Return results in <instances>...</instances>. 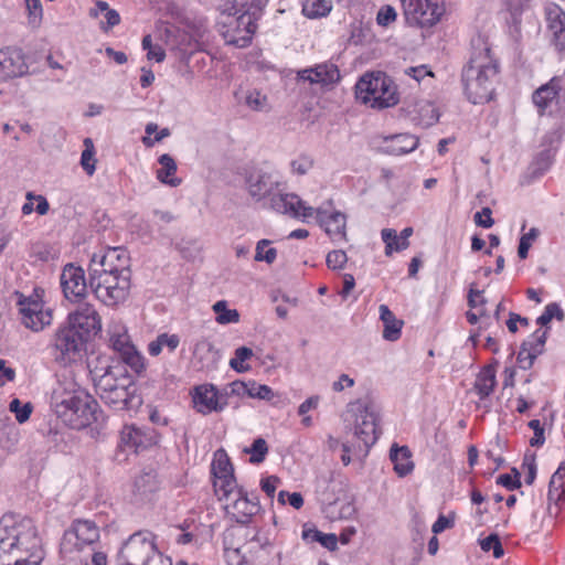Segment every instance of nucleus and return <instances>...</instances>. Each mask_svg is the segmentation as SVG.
Returning a JSON list of instances; mask_svg holds the SVG:
<instances>
[{
    "label": "nucleus",
    "instance_id": "1",
    "mask_svg": "<svg viewBox=\"0 0 565 565\" xmlns=\"http://www.w3.org/2000/svg\"><path fill=\"white\" fill-rule=\"evenodd\" d=\"M50 406L57 418L72 429L79 430L103 420L97 401L72 380L57 382Z\"/></svg>",
    "mask_w": 565,
    "mask_h": 565
},
{
    "label": "nucleus",
    "instance_id": "2",
    "mask_svg": "<svg viewBox=\"0 0 565 565\" xmlns=\"http://www.w3.org/2000/svg\"><path fill=\"white\" fill-rule=\"evenodd\" d=\"M246 184L254 199L265 200V204L277 213L297 218H307L313 214L312 207L298 195L284 191L285 183L275 170H255L247 177Z\"/></svg>",
    "mask_w": 565,
    "mask_h": 565
},
{
    "label": "nucleus",
    "instance_id": "3",
    "mask_svg": "<svg viewBox=\"0 0 565 565\" xmlns=\"http://www.w3.org/2000/svg\"><path fill=\"white\" fill-rule=\"evenodd\" d=\"M220 12V32L225 43L239 49L249 46L263 15L260 0H224Z\"/></svg>",
    "mask_w": 565,
    "mask_h": 565
},
{
    "label": "nucleus",
    "instance_id": "4",
    "mask_svg": "<svg viewBox=\"0 0 565 565\" xmlns=\"http://www.w3.org/2000/svg\"><path fill=\"white\" fill-rule=\"evenodd\" d=\"M500 65L490 46L482 43L473 47L470 61L462 71L467 98L475 105L492 99L499 79Z\"/></svg>",
    "mask_w": 565,
    "mask_h": 565
},
{
    "label": "nucleus",
    "instance_id": "5",
    "mask_svg": "<svg viewBox=\"0 0 565 565\" xmlns=\"http://www.w3.org/2000/svg\"><path fill=\"white\" fill-rule=\"evenodd\" d=\"M102 401L115 411H132L142 404L137 387L127 371L120 366H109L95 382Z\"/></svg>",
    "mask_w": 565,
    "mask_h": 565
},
{
    "label": "nucleus",
    "instance_id": "6",
    "mask_svg": "<svg viewBox=\"0 0 565 565\" xmlns=\"http://www.w3.org/2000/svg\"><path fill=\"white\" fill-rule=\"evenodd\" d=\"M39 545L32 519L4 515L0 520V565H10L9 555L14 548L33 552Z\"/></svg>",
    "mask_w": 565,
    "mask_h": 565
},
{
    "label": "nucleus",
    "instance_id": "7",
    "mask_svg": "<svg viewBox=\"0 0 565 565\" xmlns=\"http://www.w3.org/2000/svg\"><path fill=\"white\" fill-rule=\"evenodd\" d=\"M99 539V530L88 520H77L72 527L64 532L60 545V553L67 562L85 559L95 551L94 545Z\"/></svg>",
    "mask_w": 565,
    "mask_h": 565
},
{
    "label": "nucleus",
    "instance_id": "8",
    "mask_svg": "<svg viewBox=\"0 0 565 565\" xmlns=\"http://www.w3.org/2000/svg\"><path fill=\"white\" fill-rule=\"evenodd\" d=\"M356 97L372 108H387L398 103V94L393 81L384 73L363 75L355 85Z\"/></svg>",
    "mask_w": 565,
    "mask_h": 565
},
{
    "label": "nucleus",
    "instance_id": "9",
    "mask_svg": "<svg viewBox=\"0 0 565 565\" xmlns=\"http://www.w3.org/2000/svg\"><path fill=\"white\" fill-rule=\"evenodd\" d=\"M154 539L149 531L131 534L118 553V565H157L158 563L164 565Z\"/></svg>",
    "mask_w": 565,
    "mask_h": 565
},
{
    "label": "nucleus",
    "instance_id": "10",
    "mask_svg": "<svg viewBox=\"0 0 565 565\" xmlns=\"http://www.w3.org/2000/svg\"><path fill=\"white\" fill-rule=\"evenodd\" d=\"M43 294L41 288H34L29 296L15 292L21 323L33 332L43 331L53 321V309L45 306Z\"/></svg>",
    "mask_w": 565,
    "mask_h": 565
},
{
    "label": "nucleus",
    "instance_id": "11",
    "mask_svg": "<svg viewBox=\"0 0 565 565\" xmlns=\"http://www.w3.org/2000/svg\"><path fill=\"white\" fill-rule=\"evenodd\" d=\"M86 341L78 330L63 322L51 335L49 349L56 363L67 365L81 359Z\"/></svg>",
    "mask_w": 565,
    "mask_h": 565
},
{
    "label": "nucleus",
    "instance_id": "12",
    "mask_svg": "<svg viewBox=\"0 0 565 565\" xmlns=\"http://www.w3.org/2000/svg\"><path fill=\"white\" fill-rule=\"evenodd\" d=\"M348 413L355 416L354 434L369 448L379 438V411L372 402L356 401L349 404Z\"/></svg>",
    "mask_w": 565,
    "mask_h": 565
},
{
    "label": "nucleus",
    "instance_id": "13",
    "mask_svg": "<svg viewBox=\"0 0 565 565\" xmlns=\"http://www.w3.org/2000/svg\"><path fill=\"white\" fill-rule=\"evenodd\" d=\"M409 25L429 28L438 23L445 12L441 0H401Z\"/></svg>",
    "mask_w": 565,
    "mask_h": 565
},
{
    "label": "nucleus",
    "instance_id": "14",
    "mask_svg": "<svg viewBox=\"0 0 565 565\" xmlns=\"http://www.w3.org/2000/svg\"><path fill=\"white\" fill-rule=\"evenodd\" d=\"M227 398L228 393L218 391L213 384L198 385L192 393L193 407L202 415L222 412L228 404Z\"/></svg>",
    "mask_w": 565,
    "mask_h": 565
},
{
    "label": "nucleus",
    "instance_id": "15",
    "mask_svg": "<svg viewBox=\"0 0 565 565\" xmlns=\"http://www.w3.org/2000/svg\"><path fill=\"white\" fill-rule=\"evenodd\" d=\"M563 79L559 76L552 77L547 83L541 85L532 94V102L539 115L552 116L561 111V90Z\"/></svg>",
    "mask_w": 565,
    "mask_h": 565
},
{
    "label": "nucleus",
    "instance_id": "16",
    "mask_svg": "<svg viewBox=\"0 0 565 565\" xmlns=\"http://www.w3.org/2000/svg\"><path fill=\"white\" fill-rule=\"evenodd\" d=\"M312 216L307 218H302L303 221H308L310 218H315L321 228L324 230L327 235L331 238L333 243L347 242V216L345 214L335 211L328 210L324 207L313 209Z\"/></svg>",
    "mask_w": 565,
    "mask_h": 565
},
{
    "label": "nucleus",
    "instance_id": "17",
    "mask_svg": "<svg viewBox=\"0 0 565 565\" xmlns=\"http://www.w3.org/2000/svg\"><path fill=\"white\" fill-rule=\"evenodd\" d=\"M65 323L78 330L87 340L93 333L96 334L102 330V319L93 305L79 303L74 311L67 315Z\"/></svg>",
    "mask_w": 565,
    "mask_h": 565
},
{
    "label": "nucleus",
    "instance_id": "18",
    "mask_svg": "<svg viewBox=\"0 0 565 565\" xmlns=\"http://www.w3.org/2000/svg\"><path fill=\"white\" fill-rule=\"evenodd\" d=\"M225 502L227 514L241 524H247L260 510L258 498L254 494H248L244 488H239L232 499Z\"/></svg>",
    "mask_w": 565,
    "mask_h": 565
},
{
    "label": "nucleus",
    "instance_id": "19",
    "mask_svg": "<svg viewBox=\"0 0 565 565\" xmlns=\"http://www.w3.org/2000/svg\"><path fill=\"white\" fill-rule=\"evenodd\" d=\"M29 73V65L22 49L7 46L0 50V82L22 77Z\"/></svg>",
    "mask_w": 565,
    "mask_h": 565
},
{
    "label": "nucleus",
    "instance_id": "20",
    "mask_svg": "<svg viewBox=\"0 0 565 565\" xmlns=\"http://www.w3.org/2000/svg\"><path fill=\"white\" fill-rule=\"evenodd\" d=\"M297 79L322 88L331 87L340 81L339 67L331 62L316 64L297 72Z\"/></svg>",
    "mask_w": 565,
    "mask_h": 565
},
{
    "label": "nucleus",
    "instance_id": "21",
    "mask_svg": "<svg viewBox=\"0 0 565 565\" xmlns=\"http://www.w3.org/2000/svg\"><path fill=\"white\" fill-rule=\"evenodd\" d=\"M63 294L70 301L76 302L86 296L87 284L83 268L67 264L61 274Z\"/></svg>",
    "mask_w": 565,
    "mask_h": 565
},
{
    "label": "nucleus",
    "instance_id": "22",
    "mask_svg": "<svg viewBox=\"0 0 565 565\" xmlns=\"http://www.w3.org/2000/svg\"><path fill=\"white\" fill-rule=\"evenodd\" d=\"M157 443V434L150 427H139L135 424L125 425L120 430V445L135 452L147 449Z\"/></svg>",
    "mask_w": 565,
    "mask_h": 565
},
{
    "label": "nucleus",
    "instance_id": "23",
    "mask_svg": "<svg viewBox=\"0 0 565 565\" xmlns=\"http://www.w3.org/2000/svg\"><path fill=\"white\" fill-rule=\"evenodd\" d=\"M130 257L127 249H100L92 257L90 266L109 271L129 273Z\"/></svg>",
    "mask_w": 565,
    "mask_h": 565
},
{
    "label": "nucleus",
    "instance_id": "24",
    "mask_svg": "<svg viewBox=\"0 0 565 565\" xmlns=\"http://www.w3.org/2000/svg\"><path fill=\"white\" fill-rule=\"evenodd\" d=\"M547 29L552 32V42L558 52L565 51V11L556 3L545 7Z\"/></svg>",
    "mask_w": 565,
    "mask_h": 565
},
{
    "label": "nucleus",
    "instance_id": "25",
    "mask_svg": "<svg viewBox=\"0 0 565 565\" xmlns=\"http://www.w3.org/2000/svg\"><path fill=\"white\" fill-rule=\"evenodd\" d=\"M161 479L158 471L152 467H147L136 477L134 482V495L139 501L151 500L153 494L159 491Z\"/></svg>",
    "mask_w": 565,
    "mask_h": 565
},
{
    "label": "nucleus",
    "instance_id": "26",
    "mask_svg": "<svg viewBox=\"0 0 565 565\" xmlns=\"http://www.w3.org/2000/svg\"><path fill=\"white\" fill-rule=\"evenodd\" d=\"M89 287L96 298L109 307L125 301L129 292V288L124 286H109L95 281H89Z\"/></svg>",
    "mask_w": 565,
    "mask_h": 565
},
{
    "label": "nucleus",
    "instance_id": "27",
    "mask_svg": "<svg viewBox=\"0 0 565 565\" xmlns=\"http://www.w3.org/2000/svg\"><path fill=\"white\" fill-rule=\"evenodd\" d=\"M385 151L394 156L413 152L419 145V139L411 134L392 135L384 139Z\"/></svg>",
    "mask_w": 565,
    "mask_h": 565
},
{
    "label": "nucleus",
    "instance_id": "28",
    "mask_svg": "<svg viewBox=\"0 0 565 565\" xmlns=\"http://www.w3.org/2000/svg\"><path fill=\"white\" fill-rule=\"evenodd\" d=\"M390 459L394 463V471L398 477H406L414 470L412 452L407 446L398 447L394 444L390 450Z\"/></svg>",
    "mask_w": 565,
    "mask_h": 565
},
{
    "label": "nucleus",
    "instance_id": "29",
    "mask_svg": "<svg viewBox=\"0 0 565 565\" xmlns=\"http://www.w3.org/2000/svg\"><path fill=\"white\" fill-rule=\"evenodd\" d=\"M89 281L102 282L109 286L130 287L129 273L109 271L95 266L89 267Z\"/></svg>",
    "mask_w": 565,
    "mask_h": 565
},
{
    "label": "nucleus",
    "instance_id": "30",
    "mask_svg": "<svg viewBox=\"0 0 565 565\" xmlns=\"http://www.w3.org/2000/svg\"><path fill=\"white\" fill-rule=\"evenodd\" d=\"M380 318L384 324L383 338L387 341H396L401 338L403 321L397 319L386 305H381Z\"/></svg>",
    "mask_w": 565,
    "mask_h": 565
},
{
    "label": "nucleus",
    "instance_id": "31",
    "mask_svg": "<svg viewBox=\"0 0 565 565\" xmlns=\"http://www.w3.org/2000/svg\"><path fill=\"white\" fill-rule=\"evenodd\" d=\"M161 168L157 170V179L170 186H178L181 184V179L175 177L177 163L175 160L168 153L161 154L158 159Z\"/></svg>",
    "mask_w": 565,
    "mask_h": 565
},
{
    "label": "nucleus",
    "instance_id": "32",
    "mask_svg": "<svg viewBox=\"0 0 565 565\" xmlns=\"http://www.w3.org/2000/svg\"><path fill=\"white\" fill-rule=\"evenodd\" d=\"M333 9L332 0H302L301 12L310 20L328 17Z\"/></svg>",
    "mask_w": 565,
    "mask_h": 565
},
{
    "label": "nucleus",
    "instance_id": "33",
    "mask_svg": "<svg viewBox=\"0 0 565 565\" xmlns=\"http://www.w3.org/2000/svg\"><path fill=\"white\" fill-rule=\"evenodd\" d=\"M495 384V369L492 365H488L477 375L475 390L479 397L483 399L493 392Z\"/></svg>",
    "mask_w": 565,
    "mask_h": 565
},
{
    "label": "nucleus",
    "instance_id": "34",
    "mask_svg": "<svg viewBox=\"0 0 565 565\" xmlns=\"http://www.w3.org/2000/svg\"><path fill=\"white\" fill-rule=\"evenodd\" d=\"M239 488L234 473L214 477V489L220 500L230 501Z\"/></svg>",
    "mask_w": 565,
    "mask_h": 565
},
{
    "label": "nucleus",
    "instance_id": "35",
    "mask_svg": "<svg viewBox=\"0 0 565 565\" xmlns=\"http://www.w3.org/2000/svg\"><path fill=\"white\" fill-rule=\"evenodd\" d=\"M239 103L254 111H263L268 106L267 96L257 89H247L236 94Z\"/></svg>",
    "mask_w": 565,
    "mask_h": 565
},
{
    "label": "nucleus",
    "instance_id": "36",
    "mask_svg": "<svg viewBox=\"0 0 565 565\" xmlns=\"http://www.w3.org/2000/svg\"><path fill=\"white\" fill-rule=\"evenodd\" d=\"M180 343V339L177 334L162 333L157 339L149 343L148 352L152 356H157L162 352L163 348H167L169 352H173Z\"/></svg>",
    "mask_w": 565,
    "mask_h": 565
},
{
    "label": "nucleus",
    "instance_id": "37",
    "mask_svg": "<svg viewBox=\"0 0 565 565\" xmlns=\"http://www.w3.org/2000/svg\"><path fill=\"white\" fill-rule=\"evenodd\" d=\"M213 311L217 315L216 322L220 324L237 323L239 313L236 309H228L225 300H218L213 305Z\"/></svg>",
    "mask_w": 565,
    "mask_h": 565
},
{
    "label": "nucleus",
    "instance_id": "38",
    "mask_svg": "<svg viewBox=\"0 0 565 565\" xmlns=\"http://www.w3.org/2000/svg\"><path fill=\"white\" fill-rule=\"evenodd\" d=\"M109 342L114 351L118 352L120 356L135 347L127 331L122 328L110 332Z\"/></svg>",
    "mask_w": 565,
    "mask_h": 565
},
{
    "label": "nucleus",
    "instance_id": "39",
    "mask_svg": "<svg viewBox=\"0 0 565 565\" xmlns=\"http://www.w3.org/2000/svg\"><path fill=\"white\" fill-rule=\"evenodd\" d=\"M565 483V462H562L557 470L553 473L548 484V498L558 500L563 494Z\"/></svg>",
    "mask_w": 565,
    "mask_h": 565
},
{
    "label": "nucleus",
    "instance_id": "40",
    "mask_svg": "<svg viewBox=\"0 0 565 565\" xmlns=\"http://www.w3.org/2000/svg\"><path fill=\"white\" fill-rule=\"evenodd\" d=\"M85 149L81 156V166L88 175H93L96 170L95 147L90 138L84 140Z\"/></svg>",
    "mask_w": 565,
    "mask_h": 565
},
{
    "label": "nucleus",
    "instance_id": "41",
    "mask_svg": "<svg viewBox=\"0 0 565 565\" xmlns=\"http://www.w3.org/2000/svg\"><path fill=\"white\" fill-rule=\"evenodd\" d=\"M547 331H542L541 329L536 330L526 341L522 343L529 352H531L534 356H539L544 351V345L546 342Z\"/></svg>",
    "mask_w": 565,
    "mask_h": 565
},
{
    "label": "nucleus",
    "instance_id": "42",
    "mask_svg": "<svg viewBox=\"0 0 565 565\" xmlns=\"http://www.w3.org/2000/svg\"><path fill=\"white\" fill-rule=\"evenodd\" d=\"M213 476H224L234 473L233 466L224 450H217L212 462Z\"/></svg>",
    "mask_w": 565,
    "mask_h": 565
},
{
    "label": "nucleus",
    "instance_id": "43",
    "mask_svg": "<svg viewBox=\"0 0 565 565\" xmlns=\"http://www.w3.org/2000/svg\"><path fill=\"white\" fill-rule=\"evenodd\" d=\"M253 356V350L247 347H239L235 350V356L231 359L230 366L238 373L247 372L250 367L244 362Z\"/></svg>",
    "mask_w": 565,
    "mask_h": 565
},
{
    "label": "nucleus",
    "instance_id": "44",
    "mask_svg": "<svg viewBox=\"0 0 565 565\" xmlns=\"http://www.w3.org/2000/svg\"><path fill=\"white\" fill-rule=\"evenodd\" d=\"M245 452L250 454L249 461L252 463H260L265 460L268 452V446L264 438H256L250 448H246Z\"/></svg>",
    "mask_w": 565,
    "mask_h": 565
},
{
    "label": "nucleus",
    "instance_id": "45",
    "mask_svg": "<svg viewBox=\"0 0 565 565\" xmlns=\"http://www.w3.org/2000/svg\"><path fill=\"white\" fill-rule=\"evenodd\" d=\"M193 353L200 360L207 359L209 355H211L213 360L217 359V350H215L213 342L206 338H201L196 341Z\"/></svg>",
    "mask_w": 565,
    "mask_h": 565
},
{
    "label": "nucleus",
    "instance_id": "46",
    "mask_svg": "<svg viewBox=\"0 0 565 565\" xmlns=\"http://www.w3.org/2000/svg\"><path fill=\"white\" fill-rule=\"evenodd\" d=\"M10 412L14 413L15 419L22 424L30 418L33 406L31 403L22 405L19 398H13L9 404Z\"/></svg>",
    "mask_w": 565,
    "mask_h": 565
},
{
    "label": "nucleus",
    "instance_id": "47",
    "mask_svg": "<svg viewBox=\"0 0 565 565\" xmlns=\"http://www.w3.org/2000/svg\"><path fill=\"white\" fill-rule=\"evenodd\" d=\"M565 315L561 307L557 303L552 302L545 307L543 313L537 318L536 322L540 326H546L553 318L562 321Z\"/></svg>",
    "mask_w": 565,
    "mask_h": 565
},
{
    "label": "nucleus",
    "instance_id": "48",
    "mask_svg": "<svg viewBox=\"0 0 565 565\" xmlns=\"http://www.w3.org/2000/svg\"><path fill=\"white\" fill-rule=\"evenodd\" d=\"M349 256L344 249H331L326 256V263L330 269H342L348 263Z\"/></svg>",
    "mask_w": 565,
    "mask_h": 565
},
{
    "label": "nucleus",
    "instance_id": "49",
    "mask_svg": "<svg viewBox=\"0 0 565 565\" xmlns=\"http://www.w3.org/2000/svg\"><path fill=\"white\" fill-rule=\"evenodd\" d=\"M480 546H481L482 551H484V552L492 551L494 558H501L504 554L502 544L497 534H490L486 539L481 540Z\"/></svg>",
    "mask_w": 565,
    "mask_h": 565
},
{
    "label": "nucleus",
    "instance_id": "50",
    "mask_svg": "<svg viewBox=\"0 0 565 565\" xmlns=\"http://www.w3.org/2000/svg\"><path fill=\"white\" fill-rule=\"evenodd\" d=\"M120 359L136 373L142 372L145 369L143 356L136 350L135 347L125 352Z\"/></svg>",
    "mask_w": 565,
    "mask_h": 565
},
{
    "label": "nucleus",
    "instance_id": "51",
    "mask_svg": "<svg viewBox=\"0 0 565 565\" xmlns=\"http://www.w3.org/2000/svg\"><path fill=\"white\" fill-rule=\"evenodd\" d=\"M274 392L268 385L249 383L248 396L253 398L269 401L274 397Z\"/></svg>",
    "mask_w": 565,
    "mask_h": 565
},
{
    "label": "nucleus",
    "instance_id": "52",
    "mask_svg": "<svg viewBox=\"0 0 565 565\" xmlns=\"http://www.w3.org/2000/svg\"><path fill=\"white\" fill-rule=\"evenodd\" d=\"M313 167V160L308 156H300L290 162L292 173L303 175Z\"/></svg>",
    "mask_w": 565,
    "mask_h": 565
},
{
    "label": "nucleus",
    "instance_id": "53",
    "mask_svg": "<svg viewBox=\"0 0 565 565\" xmlns=\"http://www.w3.org/2000/svg\"><path fill=\"white\" fill-rule=\"evenodd\" d=\"M396 17L397 14L393 7L384 6L377 12L376 22L381 26H388L396 20Z\"/></svg>",
    "mask_w": 565,
    "mask_h": 565
},
{
    "label": "nucleus",
    "instance_id": "54",
    "mask_svg": "<svg viewBox=\"0 0 565 565\" xmlns=\"http://www.w3.org/2000/svg\"><path fill=\"white\" fill-rule=\"evenodd\" d=\"M529 427L533 429L534 436L530 439V445L532 447H540L544 444V427L542 426L539 419H532L529 422Z\"/></svg>",
    "mask_w": 565,
    "mask_h": 565
},
{
    "label": "nucleus",
    "instance_id": "55",
    "mask_svg": "<svg viewBox=\"0 0 565 565\" xmlns=\"http://www.w3.org/2000/svg\"><path fill=\"white\" fill-rule=\"evenodd\" d=\"M313 539L329 551H335L338 547V537L333 533L324 534L320 531H315Z\"/></svg>",
    "mask_w": 565,
    "mask_h": 565
},
{
    "label": "nucleus",
    "instance_id": "56",
    "mask_svg": "<svg viewBox=\"0 0 565 565\" xmlns=\"http://www.w3.org/2000/svg\"><path fill=\"white\" fill-rule=\"evenodd\" d=\"M514 478L509 473L500 475L497 479V483L512 491L521 487L520 473L516 469H513Z\"/></svg>",
    "mask_w": 565,
    "mask_h": 565
},
{
    "label": "nucleus",
    "instance_id": "57",
    "mask_svg": "<svg viewBox=\"0 0 565 565\" xmlns=\"http://www.w3.org/2000/svg\"><path fill=\"white\" fill-rule=\"evenodd\" d=\"M30 22L35 24L42 19L43 10L41 0H25Z\"/></svg>",
    "mask_w": 565,
    "mask_h": 565
},
{
    "label": "nucleus",
    "instance_id": "58",
    "mask_svg": "<svg viewBox=\"0 0 565 565\" xmlns=\"http://www.w3.org/2000/svg\"><path fill=\"white\" fill-rule=\"evenodd\" d=\"M554 152L552 149H546L537 156L535 164L537 166V169L541 171V174L544 173L551 167Z\"/></svg>",
    "mask_w": 565,
    "mask_h": 565
},
{
    "label": "nucleus",
    "instance_id": "59",
    "mask_svg": "<svg viewBox=\"0 0 565 565\" xmlns=\"http://www.w3.org/2000/svg\"><path fill=\"white\" fill-rule=\"evenodd\" d=\"M492 211L490 207H482L481 211L475 214V221L479 226L489 228L493 225Z\"/></svg>",
    "mask_w": 565,
    "mask_h": 565
},
{
    "label": "nucleus",
    "instance_id": "60",
    "mask_svg": "<svg viewBox=\"0 0 565 565\" xmlns=\"http://www.w3.org/2000/svg\"><path fill=\"white\" fill-rule=\"evenodd\" d=\"M120 22V15L115 9H109L105 12V21L100 22V28L105 32L116 26Z\"/></svg>",
    "mask_w": 565,
    "mask_h": 565
},
{
    "label": "nucleus",
    "instance_id": "61",
    "mask_svg": "<svg viewBox=\"0 0 565 565\" xmlns=\"http://www.w3.org/2000/svg\"><path fill=\"white\" fill-rule=\"evenodd\" d=\"M351 34L349 38L350 43L359 45L365 40L364 29L362 22H353L350 25Z\"/></svg>",
    "mask_w": 565,
    "mask_h": 565
},
{
    "label": "nucleus",
    "instance_id": "62",
    "mask_svg": "<svg viewBox=\"0 0 565 565\" xmlns=\"http://www.w3.org/2000/svg\"><path fill=\"white\" fill-rule=\"evenodd\" d=\"M74 563L78 565H107V557L102 552L93 551L88 558L77 559Z\"/></svg>",
    "mask_w": 565,
    "mask_h": 565
},
{
    "label": "nucleus",
    "instance_id": "63",
    "mask_svg": "<svg viewBox=\"0 0 565 565\" xmlns=\"http://www.w3.org/2000/svg\"><path fill=\"white\" fill-rule=\"evenodd\" d=\"M536 356L529 352L524 347L521 345V350L518 354L519 366L523 370H529L533 366Z\"/></svg>",
    "mask_w": 565,
    "mask_h": 565
},
{
    "label": "nucleus",
    "instance_id": "64",
    "mask_svg": "<svg viewBox=\"0 0 565 565\" xmlns=\"http://www.w3.org/2000/svg\"><path fill=\"white\" fill-rule=\"evenodd\" d=\"M278 482L279 479L276 476H269L267 478L262 479V490L268 495V498H274Z\"/></svg>",
    "mask_w": 565,
    "mask_h": 565
}]
</instances>
